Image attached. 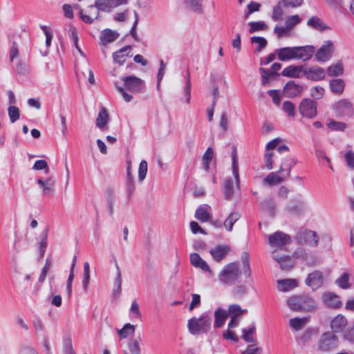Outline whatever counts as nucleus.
Here are the masks:
<instances>
[{"instance_id":"1","label":"nucleus","mask_w":354,"mask_h":354,"mask_svg":"<svg viewBox=\"0 0 354 354\" xmlns=\"http://www.w3.org/2000/svg\"><path fill=\"white\" fill-rule=\"evenodd\" d=\"M315 53V46L307 45L304 46L283 47L277 50L278 59L281 62L290 60H309Z\"/></svg>"},{"instance_id":"2","label":"nucleus","mask_w":354,"mask_h":354,"mask_svg":"<svg viewBox=\"0 0 354 354\" xmlns=\"http://www.w3.org/2000/svg\"><path fill=\"white\" fill-rule=\"evenodd\" d=\"M296 164L295 159L292 157L284 158L277 172L270 173L263 181L268 185H272L279 184L290 176L292 168Z\"/></svg>"},{"instance_id":"3","label":"nucleus","mask_w":354,"mask_h":354,"mask_svg":"<svg viewBox=\"0 0 354 354\" xmlns=\"http://www.w3.org/2000/svg\"><path fill=\"white\" fill-rule=\"evenodd\" d=\"M124 82V88L117 86V90L122 94L124 100L127 102H129L133 97L127 93L126 90L133 94L141 92L145 86L144 80L133 75L126 76L122 78Z\"/></svg>"},{"instance_id":"4","label":"nucleus","mask_w":354,"mask_h":354,"mask_svg":"<svg viewBox=\"0 0 354 354\" xmlns=\"http://www.w3.org/2000/svg\"><path fill=\"white\" fill-rule=\"evenodd\" d=\"M212 318L209 313H205L200 317H194L188 320L187 328L192 335L205 333L211 328Z\"/></svg>"},{"instance_id":"5","label":"nucleus","mask_w":354,"mask_h":354,"mask_svg":"<svg viewBox=\"0 0 354 354\" xmlns=\"http://www.w3.org/2000/svg\"><path fill=\"white\" fill-rule=\"evenodd\" d=\"M241 276L239 265L236 262H232L223 267L219 274L220 281L226 285H234Z\"/></svg>"},{"instance_id":"6","label":"nucleus","mask_w":354,"mask_h":354,"mask_svg":"<svg viewBox=\"0 0 354 354\" xmlns=\"http://www.w3.org/2000/svg\"><path fill=\"white\" fill-rule=\"evenodd\" d=\"M288 306L294 311L310 310L315 308L313 299L307 295H295L287 301Z\"/></svg>"},{"instance_id":"7","label":"nucleus","mask_w":354,"mask_h":354,"mask_svg":"<svg viewBox=\"0 0 354 354\" xmlns=\"http://www.w3.org/2000/svg\"><path fill=\"white\" fill-rule=\"evenodd\" d=\"M335 50V47L333 41H324L316 53H314L316 61L324 63L330 60L333 57Z\"/></svg>"},{"instance_id":"8","label":"nucleus","mask_w":354,"mask_h":354,"mask_svg":"<svg viewBox=\"0 0 354 354\" xmlns=\"http://www.w3.org/2000/svg\"><path fill=\"white\" fill-rule=\"evenodd\" d=\"M332 109L337 117H352L354 109L352 102L348 99H341L332 104Z\"/></svg>"},{"instance_id":"9","label":"nucleus","mask_w":354,"mask_h":354,"mask_svg":"<svg viewBox=\"0 0 354 354\" xmlns=\"http://www.w3.org/2000/svg\"><path fill=\"white\" fill-rule=\"evenodd\" d=\"M299 111L303 117L313 119L315 118L317 114V102L311 99H304L299 104Z\"/></svg>"},{"instance_id":"10","label":"nucleus","mask_w":354,"mask_h":354,"mask_svg":"<svg viewBox=\"0 0 354 354\" xmlns=\"http://www.w3.org/2000/svg\"><path fill=\"white\" fill-rule=\"evenodd\" d=\"M307 204L302 199L301 196L292 198L288 203L286 210L293 215L301 216L307 210Z\"/></svg>"},{"instance_id":"11","label":"nucleus","mask_w":354,"mask_h":354,"mask_svg":"<svg viewBox=\"0 0 354 354\" xmlns=\"http://www.w3.org/2000/svg\"><path fill=\"white\" fill-rule=\"evenodd\" d=\"M268 242L270 246L282 249L291 242V238L288 234L277 231L269 236Z\"/></svg>"},{"instance_id":"12","label":"nucleus","mask_w":354,"mask_h":354,"mask_svg":"<svg viewBox=\"0 0 354 354\" xmlns=\"http://www.w3.org/2000/svg\"><path fill=\"white\" fill-rule=\"evenodd\" d=\"M338 345V338L333 333L327 332L322 334L319 341V348L322 351H328Z\"/></svg>"},{"instance_id":"13","label":"nucleus","mask_w":354,"mask_h":354,"mask_svg":"<svg viewBox=\"0 0 354 354\" xmlns=\"http://www.w3.org/2000/svg\"><path fill=\"white\" fill-rule=\"evenodd\" d=\"M304 75L311 81H320L325 78V70L318 66L304 68Z\"/></svg>"},{"instance_id":"14","label":"nucleus","mask_w":354,"mask_h":354,"mask_svg":"<svg viewBox=\"0 0 354 354\" xmlns=\"http://www.w3.org/2000/svg\"><path fill=\"white\" fill-rule=\"evenodd\" d=\"M230 251V246L227 245H217L210 249L209 253L214 261L220 262L225 258Z\"/></svg>"},{"instance_id":"15","label":"nucleus","mask_w":354,"mask_h":354,"mask_svg":"<svg viewBox=\"0 0 354 354\" xmlns=\"http://www.w3.org/2000/svg\"><path fill=\"white\" fill-rule=\"evenodd\" d=\"M211 210L209 205H201L196 210L195 218L201 223L208 222L212 219Z\"/></svg>"},{"instance_id":"16","label":"nucleus","mask_w":354,"mask_h":354,"mask_svg":"<svg viewBox=\"0 0 354 354\" xmlns=\"http://www.w3.org/2000/svg\"><path fill=\"white\" fill-rule=\"evenodd\" d=\"M323 274L322 272L315 270L308 275L306 283L313 289L319 288L323 284Z\"/></svg>"},{"instance_id":"17","label":"nucleus","mask_w":354,"mask_h":354,"mask_svg":"<svg viewBox=\"0 0 354 354\" xmlns=\"http://www.w3.org/2000/svg\"><path fill=\"white\" fill-rule=\"evenodd\" d=\"M302 91V86L296 84L293 81H290L284 86L283 94L286 97L292 98L300 95Z\"/></svg>"},{"instance_id":"18","label":"nucleus","mask_w":354,"mask_h":354,"mask_svg":"<svg viewBox=\"0 0 354 354\" xmlns=\"http://www.w3.org/2000/svg\"><path fill=\"white\" fill-rule=\"evenodd\" d=\"M109 120L110 118L107 109L105 107L102 106L95 120L96 127L101 131L106 130Z\"/></svg>"},{"instance_id":"19","label":"nucleus","mask_w":354,"mask_h":354,"mask_svg":"<svg viewBox=\"0 0 354 354\" xmlns=\"http://www.w3.org/2000/svg\"><path fill=\"white\" fill-rule=\"evenodd\" d=\"M299 239L301 241H304L309 245L316 247L318 245L319 238L315 231L306 230L301 232Z\"/></svg>"},{"instance_id":"20","label":"nucleus","mask_w":354,"mask_h":354,"mask_svg":"<svg viewBox=\"0 0 354 354\" xmlns=\"http://www.w3.org/2000/svg\"><path fill=\"white\" fill-rule=\"evenodd\" d=\"M324 303L332 308H337L341 306L339 297L335 293L328 292L323 295Z\"/></svg>"},{"instance_id":"21","label":"nucleus","mask_w":354,"mask_h":354,"mask_svg":"<svg viewBox=\"0 0 354 354\" xmlns=\"http://www.w3.org/2000/svg\"><path fill=\"white\" fill-rule=\"evenodd\" d=\"M37 183L39 185L42 189V194L44 196H48L53 193L55 187V181L51 178H48L46 180L38 178Z\"/></svg>"},{"instance_id":"22","label":"nucleus","mask_w":354,"mask_h":354,"mask_svg":"<svg viewBox=\"0 0 354 354\" xmlns=\"http://www.w3.org/2000/svg\"><path fill=\"white\" fill-rule=\"evenodd\" d=\"M302 73L304 74V67L295 65L286 67L281 72L283 76L292 78H299Z\"/></svg>"},{"instance_id":"23","label":"nucleus","mask_w":354,"mask_h":354,"mask_svg":"<svg viewBox=\"0 0 354 354\" xmlns=\"http://www.w3.org/2000/svg\"><path fill=\"white\" fill-rule=\"evenodd\" d=\"M347 325L346 317L342 315H338L334 317L330 322V327L333 332L339 333L344 330Z\"/></svg>"},{"instance_id":"24","label":"nucleus","mask_w":354,"mask_h":354,"mask_svg":"<svg viewBox=\"0 0 354 354\" xmlns=\"http://www.w3.org/2000/svg\"><path fill=\"white\" fill-rule=\"evenodd\" d=\"M131 51L130 46H126L120 48L119 50L115 52L113 55V58L115 62L122 65L126 61V57L130 56L129 54Z\"/></svg>"},{"instance_id":"25","label":"nucleus","mask_w":354,"mask_h":354,"mask_svg":"<svg viewBox=\"0 0 354 354\" xmlns=\"http://www.w3.org/2000/svg\"><path fill=\"white\" fill-rule=\"evenodd\" d=\"M330 91L337 95H341L345 88V82L342 79H333L329 82Z\"/></svg>"},{"instance_id":"26","label":"nucleus","mask_w":354,"mask_h":354,"mask_svg":"<svg viewBox=\"0 0 354 354\" xmlns=\"http://www.w3.org/2000/svg\"><path fill=\"white\" fill-rule=\"evenodd\" d=\"M227 316L228 314L225 310L221 308H218L214 312V327H222L224 325Z\"/></svg>"},{"instance_id":"27","label":"nucleus","mask_w":354,"mask_h":354,"mask_svg":"<svg viewBox=\"0 0 354 354\" xmlns=\"http://www.w3.org/2000/svg\"><path fill=\"white\" fill-rule=\"evenodd\" d=\"M105 203L109 215L112 216L114 214V205L115 203V194L113 189H108L105 193Z\"/></svg>"},{"instance_id":"28","label":"nucleus","mask_w":354,"mask_h":354,"mask_svg":"<svg viewBox=\"0 0 354 354\" xmlns=\"http://www.w3.org/2000/svg\"><path fill=\"white\" fill-rule=\"evenodd\" d=\"M272 258L280 264L283 270H289L294 266V261L289 256L273 254Z\"/></svg>"},{"instance_id":"29","label":"nucleus","mask_w":354,"mask_h":354,"mask_svg":"<svg viewBox=\"0 0 354 354\" xmlns=\"http://www.w3.org/2000/svg\"><path fill=\"white\" fill-rule=\"evenodd\" d=\"M297 286V280L295 279H282L277 281V288L281 292H288L292 290Z\"/></svg>"},{"instance_id":"30","label":"nucleus","mask_w":354,"mask_h":354,"mask_svg":"<svg viewBox=\"0 0 354 354\" xmlns=\"http://www.w3.org/2000/svg\"><path fill=\"white\" fill-rule=\"evenodd\" d=\"M119 37V34L116 31L111 29H105L101 34L100 39L104 45L113 42Z\"/></svg>"},{"instance_id":"31","label":"nucleus","mask_w":354,"mask_h":354,"mask_svg":"<svg viewBox=\"0 0 354 354\" xmlns=\"http://www.w3.org/2000/svg\"><path fill=\"white\" fill-rule=\"evenodd\" d=\"M307 25L313 28L323 32L329 28L322 21V20L316 17H311L307 21Z\"/></svg>"},{"instance_id":"32","label":"nucleus","mask_w":354,"mask_h":354,"mask_svg":"<svg viewBox=\"0 0 354 354\" xmlns=\"http://www.w3.org/2000/svg\"><path fill=\"white\" fill-rule=\"evenodd\" d=\"M185 7L191 11L202 13L203 12V5L202 1L203 0H183Z\"/></svg>"},{"instance_id":"33","label":"nucleus","mask_w":354,"mask_h":354,"mask_svg":"<svg viewBox=\"0 0 354 354\" xmlns=\"http://www.w3.org/2000/svg\"><path fill=\"white\" fill-rule=\"evenodd\" d=\"M241 214L237 212H232L224 222L225 229L231 232L234 224L240 218Z\"/></svg>"},{"instance_id":"34","label":"nucleus","mask_w":354,"mask_h":354,"mask_svg":"<svg viewBox=\"0 0 354 354\" xmlns=\"http://www.w3.org/2000/svg\"><path fill=\"white\" fill-rule=\"evenodd\" d=\"M308 322V319L307 317H295L290 319L289 324L294 330H300L304 327Z\"/></svg>"},{"instance_id":"35","label":"nucleus","mask_w":354,"mask_h":354,"mask_svg":"<svg viewBox=\"0 0 354 354\" xmlns=\"http://www.w3.org/2000/svg\"><path fill=\"white\" fill-rule=\"evenodd\" d=\"M349 279L350 274L347 272H344L336 279L335 283L339 288L346 290L351 288Z\"/></svg>"},{"instance_id":"36","label":"nucleus","mask_w":354,"mask_h":354,"mask_svg":"<svg viewBox=\"0 0 354 354\" xmlns=\"http://www.w3.org/2000/svg\"><path fill=\"white\" fill-rule=\"evenodd\" d=\"M344 73L343 65L341 62L330 65L327 68V74L330 77H337Z\"/></svg>"},{"instance_id":"37","label":"nucleus","mask_w":354,"mask_h":354,"mask_svg":"<svg viewBox=\"0 0 354 354\" xmlns=\"http://www.w3.org/2000/svg\"><path fill=\"white\" fill-rule=\"evenodd\" d=\"M326 126L331 131H344L347 128V124L343 122H339L333 119H329L326 123Z\"/></svg>"},{"instance_id":"38","label":"nucleus","mask_w":354,"mask_h":354,"mask_svg":"<svg viewBox=\"0 0 354 354\" xmlns=\"http://www.w3.org/2000/svg\"><path fill=\"white\" fill-rule=\"evenodd\" d=\"M261 209L265 212H267L268 213L273 215L274 213L275 207H276V203L274 201L269 198L265 199L263 201H262L260 204Z\"/></svg>"},{"instance_id":"39","label":"nucleus","mask_w":354,"mask_h":354,"mask_svg":"<svg viewBox=\"0 0 354 354\" xmlns=\"http://www.w3.org/2000/svg\"><path fill=\"white\" fill-rule=\"evenodd\" d=\"M214 151L212 148L208 147L203 156V167L205 171H207L209 169V165L213 158Z\"/></svg>"},{"instance_id":"40","label":"nucleus","mask_w":354,"mask_h":354,"mask_svg":"<svg viewBox=\"0 0 354 354\" xmlns=\"http://www.w3.org/2000/svg\"><path fill=\"white\" fill-rule=\"evenodd\" d=\"M48 229L46 228L41 234V241L39 243V252L40 257H43L47 248Z\"/></svg>"},{"instance_id":"41","label":"nucleus","mask_w":354,"mask_h":354,"mask_svg":"<svg viewBox=\"0 0 354 354\" xmlns=\"http://www.w3.org/2000/svg\"><path fill=\"white\" fill-rule=\"evenodd\" d=\"M223 194L226 199H230L234 195L233 182L230 178H226L223 183Z\"/></svg>"},{"instance_id":"42","label":"nucleus","mask_w":354,"mask_h":354,"mask_svg":"<svg viewBox=\"0 0 354 354\" xmlns=\"http://www.w3.org/2000/svg\"><path fill=\"white\" fill-rule=\"evenodd\" d=\"M241 261L244 275L246 278H249L251 275V269L250 265V257L248 252H243L242 254Z\"/></svg>"},{"instance_id":"43","label":"nucleus","mask_w":354,"mask_h":354,"mask_svg":"<svg viewBox=\"0 0 354 354\" xmlns=\"http://www.w3.org/2000/svg\"><path fill=\"white\" fill-rule=\"evenodd\" d=\"M255 324L252 323L248 328H243L242 332V338L246 342H254V339L252 337V335L255 331Z\"/></svg>"},{"instance_id":"44","label":"nucleus","mask_w":354,"mask_h":354,"mask_svg":"<svg viewBox=\"0 0 354 354\" xmlns=\"http://www.w3.org/2000/svg\"><path fill=\"white\" fill-rule=\"evenodd\" d=\"M95 7L98 10L103 12H111L112 8L110 5L109 0H96L95 5L90 6L89 8Z\"/></svg>"},{"instance_id":"45","label":"nucleus","mask_w":354,"mask_h":354,"mask_svg":"<svg viewBox=\"0 0 354 354\" xmlns=\"http://www.w3.org/2000/svg\"><path fill=\"white\" fill-rule=\"evenodd\" d=\"M135 332V326L131 324H126L121 329L118 330L120 338H127Z\"/></svg>"},{"instance_id":"46","label":"nucleus","mask_w":354,"mask_h":354,"mask_svg":"<svg viewBox=\"0 0 354 354\" xmlns=\"http://www.w3.org/2000/svg\"><path fill=\"white\" fill-rule=\"evenodd\" d=\"M227 313L230 317L238 318L241 314L247 313V310H243L238 304H232L229 306Z\"/></svg>"},{"instance_id":"47","label":"nucleus","mask_w":354,"mask_h":354,"mask_svg":"<svg viewBox=\"0 0 354 354\" xmlns=\"http://www.w3.org/2000/svg\"><path fill=\"white\" fill-rule=\"evenodd\" d=\"M8 114L11 123H15L20 118V110L16 106H9L8 108Z\"/></svg>"},{"instance_id":"48","label":"nucleus","mask_w":354,"mask_h":354,"mask_svg":"<svg viewBox=\"0 0 354 354\" xmlns=\"http://www.w3.org/2000/svg\"><path fill=\"white\" fill-rule=\"evenodd\" d=\"M90 283V266L88 262L84 263L82 287L86 290Z\"/></svg>"},{"instance_id":"49","label":"nucleus","mask_w":354,"mask_h":354,"mask_svg":"<svg viewBox=\"0 0 354 354\" xmlns=\"http://www.w3.org/2000/svg\"><path fill=\"white\" fill-rule=\"evenodd\" d=\"M250 41L252 44H257V47L256 50L258 52L261 51L267 46V40L263 37L254 36L250 38Z\"/></svg>"},{"instance_id":"50","label":"nucleus","mask_w":354,"mask_h":354,"mask_svg":"<svg viewBox=\"0 0 354 354\" xmlns=\"http://www.w3.org/2000/svg\"><path fill=\"white\" fill-rule=\"evenodd\" d=\"M283 3L281 1H279L274 8L272 10V19L274 21H277L282 19L283 16V12L282 9Z\"/></svg>"},{"instance_id":"51","label":"nucleus","mask_w":354,"mask_h":354,"mask_svg":"<svg viewBox=\"0 0 354 354\" xmlns=\"http://www.w3.org/2000/svg\"><path fill=\"white\" fill-rule=\"evenodd\" d=\"M250 26V33H253L259 30H264L268 28V26L263 21H250L248 23Z\"/></svg>"},{"instance_id":"52","label":"nucleus","mask_w":354,"mask_h":354,"mask_svg":"<svg viewBox=\"0 0 354 354\" xmlns=\"http://www.w3.org/2000/svg\"><path fill=\"white\" fill-rule=\"evenodd\" d=\"M301 21V18L297 15H292L289 16L286 19L285 25L288 27L289 30L293 28L297 24H299Z\"/></svg>"},{"instance_id":"53","label":"nucleus","mask_w":354,"mask_h":354,"mask_svg":"<svg viewBox=\"0 0 354 354\" xmlns=\"http://www.w3.org/2000/svg\"><path fill=\"white\" fill-rule=\"evenodd\" d=\"M310 93L313 98L319 100L324 95L325 90L322 86H316L310 88Z\"/></svg>"},{"instance_id":"54","label":"nucleus","mask_w":354,"mask_h":354,"mask_svg":"<svg viewBox=\"0 0 354 354\" xmlns=\"http://www.w3.org/2000/svg\"><path fill=\"white\" fill-rule=\"evenodd\" d=\"M247 290L246 286L239 285L233 289L232 295L236 299H241L247 294Z\"/></svg>"},{"instance_id":"55","label":"nucleus","mask_w":354,"mask_h":354,"mask_svg":"<svg viewBox=\"0 0 354 354\" xmlns=\"http://www.w3.org/2000/svg\"><path fill=\"white\" fill-rule=\"evenodd\" d=\"M232 174L235 179V183L236 188L240 187V178L239 174V167L234 156H232Z\"/></svg>"},{"instance_id":"56","label":"nucleus","mask_w":354,"mask_h":354,"mask_svg":"<svg viewBox=\"0 0 354 354\" xmlns=\"http://www.w3.org/2000/svg\"><path fill=\"white\" fill-rule=\"evenodd\" d=\"M147 173V162L145 160H141L138 168V179L140 182L146 178Z\"/></svg>"},{"instance_id":"57","label":"nucleus","mask_w":354,"mask_h":354,"mask_svg":"<svg viewBox=\"0 0 354 354\" xmlns=\"http://www.w3.org/2000/svg\"><path fill=\"white\" fill-rule=\"evenodd\" d=\"M165 71H166V64H165V62H163L162 59H160V66H159L158 72L157 74L156 86L158 90L160 89V82H161L162 80L163 79V77L165 73Z\"/></svg>"},{"instance_id":"58","label":"nucleus","mask_w":354,"mask_h":354,"mask_svg":"<svg viewBox=\"0 0 354 354\" xmlns=\"http://www.w3.org/2000/svg\"><path fill=\"white\" fill-rule=\"evenodd\" d=\"M281 1L283 7L291 8L301 7L304 3V0H281Z\"/></svg>"},{"instance_id":"59","label":"nucleus","mask_w":354,"mask_h":354,"mask_svg":"<svg viewBox=\"0 0 354 354\" xmlns=\"http://www.w3.org/2000/svg\"><path fill=\"white\" fill-rule=\"evenodd\" d=\"M283 111L289 116L294 117L295 115V107L293 103L290 101H285L283 103Z\"/></svg>"},{"instance_id":"60","label":"nucleus","mask_w":354,"mask_h":354,"mask_svg":"<svg viewBox=\"0 0 354 354\" xmlns=\"http://www.w3.org/2000/svg\"><path fill=\"white\" fill-rule=\"evenodd\" d=\"M191 86H192V84H191V80H190V74L188 72L185 86L183 88L184 92H185V97L186 99V102L188 104L190 102V100H191Z\"/></svg>"},{"instance_id":"61","label":"nucleus","mask_w":354,"mask_h":354,"mask_svg":"<svg viewBox=\"0 0 354 354\" xmlns=\"http://www.w3.org/2000/svg\"><path fill=\"white\" fill-rule=\"evenodd\" d=\"M128 348L130 354H140L141 348L138 342L136 339H132L129 342Z\"/></svg>"},{"instance_id":"62","label":"nucleus","mask_w":354,"mask_h":354,"mask_svg":"<svg viewBox=\"0 0 354 354\" xmlns=\"http://www.w3.org/2000/svg\"><path fill=\"white\" fill-rule=\"evenodd\" d=\"M32 169L37 170V171L45 169L46 174H48L49 172V168L48 166V163L45 160H36L34 165L32 166Z\"/></svg>"},{"instance_id":"63","label":"nucleus","mask_w":354,"mask_h":354,"mask_svg":"<svg viewBox=\"0 0 354 354\" xmlns=\"http://www.w3.org/2000/svg\"><path fill=\"white\" fill-rule=\"evenodd\" d=\"M344 160L349 168L354 169V151L353 150L346 151L344 155Z\"/></svg>"},{"instance_id":"64","label":"nucleus","mask_w":354,"mask_h":354,"mask_svg":"<svg viewBox=\"0 0 354 354\" xmlns=\"http://www.w3.org/2000/svg\"><path fill=\"white\" fill-rule=\"evenodd\" d=\"M268 94L272 97L273 102L279 106L281 102L280 92L278 90H269Z\"/></svg>"}]
</instances>
